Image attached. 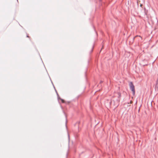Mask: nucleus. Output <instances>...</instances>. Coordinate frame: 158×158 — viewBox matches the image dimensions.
Segmentation results:
<instances>
[{
	"label": "nucleus",
	"instance_id": "obj_1",
	"mask_svg": "<svg viewBox=\"0 0 158 158\" xmlns=\"http://www.w3.org/2000/svg\"><path fill=\"white\" fill-rule=\"evenodd\" d=\"M118 95V98H119L118 99H117L115 101L114 100H113V101L114 103V106H115L116 107H118V106L119 105V102L120 101V99L119 98L121 97V94L119 92H118L117 93Z\"/></svg>",
	"mask_w": 158,
	"mask_h": 158
},
{
	"label": "nucleus",
	"instance_id": "obj_9",
	"mask_svg": "<svg viewBox=\"0 0 158 158\" xmlns=\"http://www.w3.org/2000/svg\"><path fill=\"white\" fill-rule=\"evenodd\" d=\"M93 48H94V46H93V47L92 49H93ZM92 50H93V49H92Z\"/></svg>",
	"mask_w": 158,
	"mask_h": 158
},
{
	"label": "nucleus",
	"instance_id": "obj_10",
	"mask_svg": "<svg viewBox=\"0 0 158 158\" xmlns=\"http://www.w3.org/2000/svg\"><path fill=\"white\" fill-rule=\"evenodd\" d=\"M100 1H101L102 0H99Z\"/></svg>",
	"mask_w": 158,
	"mask_h": 158
},
{
	"label": "nucleus",
	"instance_id": "obj_6",
	"mask_svg": "<svg viewBox=\"0 0 158 158\" xmlns=\"http://www.w3.org/2000/svg\"><path fill=\"white\" fill-rule=\"evenodd\" d=\"M140 7H142V4H140Z\"/></svg>",
	"mask_w": 158,
	"mask_h": 158
},
{
	"label": "nucleus",
	"instance_id": "obj_2",
	"mask_svg": "<svg viewBox=\"0 0 158 158\" xmlns=\"http://www.w3.org/2000/svg\"><path fill=\"white\" fill-rule=\"evenodd\" d=\"M129 85L130 89L132 91L133 94H135V87L132 82H129Z\"/></svg>",
	"mask_w": 158,
	"mask_h": 158
},
{
	"label": "nucleus",
	"instance_id": "obj_5",
	"mask_svg": "<svg viewBox=\"0 0 158 158\" xmlns=\"http://www.w3.org/2000/svg\"><path fill=\"white\" fill-rule=\"evenodd\" d=\"M144 9H145V8H144ZM147 13L146 12V11H145V10H144V13H143V15H144V16L146 15H147Z\"/></svg>",
	"mask_w": 158,
	"mask_h": 158
},
{
	"label": "nucleus",
	"instance_id": "obj_8",
	"mask_svg": "<svg viewBox=\"0 0 158 158\" xmlns=\"http://www.w3.org/2000/svg\"><path fill=\"white\" fill-rule=\"evenodd\" d=\"M135 37H134V38H133V40H134V39H135Z\"/></svg>",
	"mask_w": 158,
	"mask_h": 158
},
{
	"label": "nucleus",
	"instance_id": "obj_4",
	"mask_svg": "<svg viewBox=\"0 0 158 158\" xmlns=\"http://www.w3.org/2000/svg\"><path fill=\"white\" fill-rule=\"evenodd\" d=\"M155 89H158V79H157V80L156 81V82L155 86Z\"/></svg>",
	"mask_w": 158,
	"mask_h": 158
},
{
	"label": "nucleus",
	"instance_id": "obj_7",
	"mask_svg": "<svg viewBox=\"0 0 158 158\" xmlns=\"http://www.w3.org/2000/svg\"><path fill=\"white\" fill-rule=\"evenodd\" d=\"M102 82H103V81H100V83H102Z\"/></svg>",
	"mask_w": 158,
	"mask_h": 158
},
{
	"label": "nucleus",
	"instance_id": "obj_3",
	"mask_svg": "<svg viewBox=\"0 0 158 158\" xmlns=\"http://www.w3.org/2000/svg\"><path fill=\"white\" fill-rule=\"evenodd\" d=\"M56 94H57V96H58V99H60V100H61V101L62 102V103H64V100H63V99L61 98H60L59 97V95H58V94L57 92V91H56Z\"/></svg>",
	"mask_w": 158,
	"mask_h": 158
},
{
	"label": "nucleus",
	"instance_id": "obj_11",
	"mask_svg": "<svg viewBox=\"0 0 158 158\" xmlns=\"http://www.w3.org/2000/svg\"><path fill=\"white\" fill-rule=\"evenodd\" d=\"M27 37H29V36L28 35H27Z\"/></svg>",
	"mask_w": 158,
	"mask_h": 158
}]
</instances>
